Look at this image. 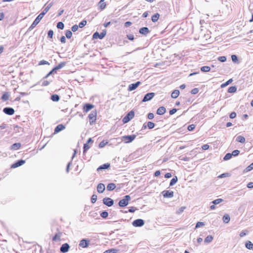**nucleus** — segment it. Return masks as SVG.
I'll use <instances>...</instances> for the list:
<instances>
[{
    "label": "nucleus",
    "mask_w": 253,
    "mask_h": 253,
    "mask_svg": "<svg viewBox=\"0 0 253 253\" xmlns=\"http://www.w3.org/2000/svg\"><path fill=\"white\" fill-rule=\"evenodd\" d=\"M52 5V3H50L44 9V10L37 17L36 19L33 22L31 26L29 28V30L31 31L34 29L40 22L42 19L43 18L44 15L48 11L51 7Z\"/></svg>",
    "instance_id": "obj_1"
},
{
    "label": "nucleus",
    "mask_w": 253,
    "mask_h": 253,
    "mask_svg": "<svg viewBox=\"0 0 253 253\" xmlns=\"http://www.w3.org/2000/svg\"><path fill=\"white\" fill-rule=\"evenodd\" d=\"M131 198L129 195H126L124 198L121 200L119 202V205L121 207H125L128 204V201H130Z\"/></svg>",
    "instance_id": "obj_2"
},
{
    "label": "nucleus",
    "mask_w": 253,
    "mask_h": 253,
    "mask_svg": "<svg viewBox=\"0 0 253 253\" xmlns=\"http://www.w3.org/2000/svg\"><path fill=\"white\" fill-rule=\"evenodd\" d=\"M134 116V112L133 111H130L123 119V122L124 124L127 123Z\"/></svg>",
    "instance_id": "obj_3"
},
{
    "label": "nucleus",
    "mask_w": 253,
    "mask_h": 253,
    "mask_svg": "<svg viewBox=\"0 0 253 253\" xmlns=\"http://www.w3.org/2000/svg\"><path fill=\"white\" fill-rule=\"evenodd\" d=\"M136 137V135L134 134L131 135H125L123 136L122 140L124 141L125 143H130Z\"/></svg>",
    "instance_id": "obj_4"
},
{
    "label": "nucleus",
    "mask_w": 253,
    "mask_h": 253,
    "mask_svg": "<svg viewBox=\"0 0 253 253\" xmlns=\"http://www.w3.org/2000/svg\"><path fill=\"white\" fill-rule=\"evenodd\" d=\"M106 31L105 30L103 31L100 34L98 32H96L93 35V39H102L106 35Z\"/></svg>",
    "instance_id": "obj_5"
},
{
    "label": "nucleus",
    "mask_w": 253,
    "mask_h": 253,
    "mask_svg": "<svg viewBox=\"0 0 253 253\" xmlns=\"http://www.w3.org/2000/svg\"><path fill=\"white\" fill-rule=\"evenodd\" d=\"M144 223V221L142 219H137L132 222V225L134 227H141Z\"/></svg>",
    "instance_id": "obj_6"
},
{
    "label": "nucleus",
    "mask_w": 253,
    "mask_h": 253,
    "mask_svg": "<svg viewBox=\"0 0 253 253\" xmlns=\"http://www.w3.org/2000/svg\"><path fill=\"white\" fill-rule=\"evenodd\" d=\"M96 115L97 113L96 111H92L88 115V118L89 119L90 124L91 125L95 121Z\"/></svg>",
    "instance_id": "obj_7"
},
{
    "label": "nucleus",
    "mask_w": 253,
    "mask_h": 253,
    "mask_svg": "<svg viewBox=\"0 0 253 253\" xmlns=\"http://www.w3.org/2000/svg\"><path fill=\"white\" fill-rule=\"evenodd\" d=\"M103 203L104 205L111 207L114 204V201L110 198H104L103 199Z\"/></svg>",
    "instance_id": "obj_8"
},
{
    "label": "nucleus",
    "mask_w": 253,
    "mask_h": 253,
    "mask_svg": "<svg viewBox=\"0 0 253 253\" xmlns=\"http://www.w3.org/2000/svg\"><path fill=\"white\" fill-rule=\"evenodd\" d=\"M155 96V93L154 92H150L146 94L145 95L142 101L143 102H146L152 99L153 97Z\"/></svg>",
    "instance_id": "obj_9"
},
{
    "label": "nucleus",
    "mask_w": 253,
    "mask_h": 253,
    "mask_svg": "<svg viewBox=\"0 0 253 253\" xmlns=\"http://www.w3.org/2000/svg\"><path fill=\"white\" fill-rule=\"evenodd\" d=\"M140 84L141 82L139 81L130 84L128 87V90L131 91L135 90Z\"/></svg>",
    "instance_id": "obj_10"
},
{
    "label": "nucleus",
    "mask_w": 253,
    "mask_h": 253,
    "mask_svg": "<svg viewBox=\"0 0 253 253\" xmlns=\"http://www.w3.org/2000/svg\"><path fill=\"white\" fill-rule=\"evenodd\" d=\"M69 249V245L67 243H65L61 246L60 249V251L62 253H66L68 252Z\"/></svg>",
    "instance_id": "obj_11"
},
{
    "label": "nucleus",
    "mask_w": 253,
    "mask_h": 253,
    "mask_svg": "<svg viewBox=\"0 0 253 253\" xmlns=\"http://www.w3.org/2000/svg\"><path fill=\"white\" fill-rule=\"evenodd\" d=\"M3 112L7 115H11L14 113L15 110L12 108L5 107L3 109Z\"/></svg>",
    "instance_id": "obj_12"
},
{
    "label": "nucleus",
    "mask_w": 253,
    "mask_h": 253,
    "mask_svg": "<svg viewBox=\"0 0 253 253\" xmlns=\"http://www.w3.org/2000/svg\"><path fill=\"white\" fill-rule=\"evenodd\" d=\"M89 241L86 239H82L79 243V246L83 248H87L89 245Z\"/></svg>",
    "instance_id": "obj_13"
},
{
    "label": "nucleus",
    "mask_w": 253,
    "mask_h": 253,
    "mask_svg": "<svg viewBox=\"0 0 253 253\" xmlns=\"http://www.w3.org/2000/svg\"><path fill=\"white\" fill-rule=\"evenodd\" d=\"M162 194L165 198H172L173 197V192L172 191H164Z\"/></svg>",
    "instance_id": "obj_14"
},
{
    "label": "nucleus",
    "mask_w": 253,
    "mask_h": 253,
    "mask_svg": "<svg viewBox=\"0 0 253 253\" xmlns=\"http://www.w3.org/2000/svg\"><path fill=\"white\" fill-rule=\"evenodd\" d=\"M105 189V185L103 183H99L97 186V192L99 193H102Z\"/></svg>",
    "instance_id": "obj_15"
},
{
    "label": "nucleus",
    "mask_w": 253,
    "mask_h": 253,
    "mask_svg": "<svg viewBox=\"0 0 253 253\" xmlns=\"http://www.w3.org/2000/svg\"><path fill=\"white\" fill-rule=\"evenodd\" d=\"M65 128V126L62 124L58 125L56 126L54 129V133H57L60 132V131L64 129Z\"/></svg>",
    "instance_id": "obj_16"
},
{
    "label": "nucleus",
    "mask_w": 253,
    "mask_h": 253,
    "mask_svg": "<svg viewBox=\"0 0 253 253\" xmlns=\"http://www.w3.org/2000/svg\"><path fill=\"white\" fill-rule=\"evenodd\" d=\"M149 32L150 30L147 27H143L139 29V33L144 35H147Z\"/></svg>",
    "instance_id": "obj_17"
},
{
    "label": "nucleus",
    "mask_w": 253,
    "mask_h": 253,
    "mask_svg": "<svg viewBox=\"0 0 253 253\" xmlns=\"http://www.w3.org/2000/svg\"><path fill=\"white\" fill-rule=\"evenodd\" d=\"M166 108L162 106V107H159L157 109V114L159 115H162L166 113Z\"/></svg>",
    "instance_id": "obj_18"
},
{
    "label": "nucleus",
    "mask_w": 253,
    "mask_h": 253,
    "mask_svg": "<svg viewBox=\"0 0 253 253\" xmlns=\"http://www.w3.org/2000/svg\"><path fill=\"white\" fill-rule=\"evenodd\" d=\"M94 106L90 104H86L84 107V112H87L93 108Z\"/></svg>",
    "instance_id": "obj_19"
},
{
    "label": "nucleus",
    "mask_w": 253,
    "mask_h": 253,
    "mask_svg": "<svg viewBox=\"0 0 253 253\" xmlns=\"http://www.w3.org/2000/svg\"><path fill=\"white\" fill-rule=\"evenodd\" d=\"M110 165L108 163L104 164L99 167L97 168V170L98 171H99L101 170L107 169L110 167Z\"/></svg>",
    "instance_id": "obj_20"
},
{
    "label": "nucleus",
    "mask_w": 253,
    "mask_h": 253,
    "mask_svg": "<svg viewBox=\"0 0 253 253\" xmlns=\"http://www.w3.org/2000/svg\"><path fill=\"white\" fill-rule=\"evenodd\" d=\"M116 185L115 184L113 183H111L108 184L107 186V189L108 191H112L116 188Z\"/></svg>",
    "instance_id": "obj_21"
},
{
    "label": "nucleus",
    "mask_w": 253,
    "mask_h": 253,
    "mask_svg": "<svg viewBox=\"0 0 253 253\" xmlns=\"http://www.w3.org/2000/svg\"><path fill=\"white\" fill-rule=\"evenodd\" d=\"M179 95V91L175 89L173 90L171 93V96L173 98H176Z\"/></svg>",
    "instance_id": "obj_22"
},
{
    "label": "nucleus",
    "mask_w": 253,
    "mask_h": 253,
    "mask_svg": "<svg viewBox=\"0 0 253 253\" xmlns=\"http://www.w3.org/2000/svg\"><path fill=\"white\" fill-rule=\"evenodd\" d=\"M222 219L224 223H228L230 221V218L228 214H226L223 215Z\"/></svg>",
    "instance_id": "obj_23"
},
{
    "label": "nucleus",
    "mask_w": 253,
    "mask_h": 253,
    "mask_svg": "<svg viewBox=\"0 0 253 253\" xmlns=\"http://www.w3.org/2000/svg\"><path fill=\"white\" fill-rule=\"evenodd\" d=\"M159 17H160V14L159 13H155L154 15H153L152 16V21L153 22H157L158 20Z\"/></svg>",
    "instance_id": "obj_24"
},
{
    "label": "nucleus",
    "mask_w": 253,
    "mask_h": 253,
    "mask_svg": "<svg viewBox=\"0 0 253 253\" xmlns=\"http://www.w3.org/2000/svg\"><path fill=\"white\" fill-rule=\"evenodd\" d=\"M213 239V238L211 235H209L205 238L204 242L206 243H210L212 242Z\"/></svg>",
    "instance_id": "obj_25"
},
{
    "label": "nucleus",
    "mask_w": 253,
    "mask_h": 253,
    "mask_svg": "<svg viewBox=\"0 0 253 253\" xmlns=\"http://www.w3.org/2000/svg\"><path fill=\"white\" fill-rule=\"evenodd\" d=\"M245 138L244 137L241 136V135H239L236 138V141L239 142H241V143H244L245 142Z\"/></svg>",
    "instance_id": "obj_26"
},
{
    "label": "nucleus",
    "mask_w": 253,
    "mask_h": 253,
    "mask_svg": "<svg viewBox=\"0 0 253 253\" xmlns=\"http://www.w3.org/2000/svg\"><path fill=\"white\" fill-rule=\"evenodd\" d=\"M245 246L249 250L253 249V244L251 241L247 242L246 243Z\"/></svg>",
    "instance_id": "obj_27"
},
{
    "label": "nucleus",
    "mask_w": 253,
    "mask_h": 253,
    "mask_svg": "<svg viewBox=\"0 0 253 253\" xmlns=\"http://www.w3.org/2000/svg\"><path fill=\"white\" fill-rule=\"evenodd\" d=\"M51 99L53 101H58L60 99V97L57 94H53L51 96Z\"/></svg>",
    "instance_id": "obj_28"
},
{
    "label": "nucleus",
    "mask_w": 253,
    "mask_h": 253,
    "mask_svg": "<svg viewBox=\"0 0 253 253\" xmlns=\"http://www.w3.org/2000/svg\"><path fill=\"white\" fill-rule=\"evenodd\" d=\"M237 91V87L235 86H232L229 87L228 92L229 93H234Z\"/></svg>",
    "instance_id": "obj_29"
},
{
    "label": "nucleus",
    "mask_w": 253,
    "mask_h": 253,
    "mask_svg": "<svg viewBox=\"0 0 253 253\" xmlns=\"http://www.w3.org/2000/svg\"><path fill=\"white\" fill-rule=\"evenodd\" d=\"M177 178L175 176L174 177H173L172 178V179L170 180V183H169V186H173V185H174L177 182Z\"/></svg>",
    "instance_id": "obj_30"
},
{
    "label": "nucleus",
    "mask_w": 253,
    "mask_h": 253,
    "mask_svg": "<svg viewBox=\"0 0 253 253\" xmlns=\"http://www.w3.org/2000/svg\"><path fill=\"white\" fill-rule=\"evenodd\" d=\"M119 250L115 249H111L105 251L103 253H117Z\"/></svg>",
    "instance_id": "obj_31"
},
{
    "label": "nucleus",
    "mask_w": 253,
    "mask_h": 253,
    "mask_svg": "<svg viewBox=\"0 0 253 253\" xmlns=\"http://www.w3.org/2000/svg\"><path fill=\"white\" fill-rule=\"evenodd\" d=\"M201 70L203 72H208L211 70V68L209 66H203L201 68Z\"/></svg>",
    "instance_id": "obj_32"
},
{
    "label": "nucleus",
    "mask_w": 253,
    "mask_h": 253,
    "mask_svg": "<svg viewBox=\"0 0 253 253\" xmlns=\"http://www.w3.org/2000/svg\"><path fill=\"white\" fill-rule=\"evenodd\" d=\"M65 65V63L64 62H61L57 66H56L55 68H54L56 71L61 69Z\"/></svg>",
    "instance_id": "obj_33"
},
{
    "label": "nucleus",
    "mask_w": 253,
    "mask_h": 253,
    "mask_svg": "<svg viewBox=\"0 0 253 253\" xmlns=\"http://www.w3.org/2000/svg\"><path fill=\"white\" fill-rule=\"evenodd\" d=\"M185 209H186V207H185V206L180 207L179 209H178L176 211V213L178 214L181 213L182 212H183V211L185 210Z\"/></svg>",
    "instance_id": "obj_34"
},
{
    "label": "nucleus",
    "mask_w": 253,
    "mask_h": 253,
    "mask_svg": "<svg viewBox=\"0 0 253 253\" xmlns=\"http://www.w3.org/2000/svg\"><path fill=\"white\" fill-rule=\"evenodd\" d=\"M233 80L232 79H229L228 81H227L226 83L222 84L221 85V87L223 88L225 87L226 86L230 84H231Z\"/></svg>",
    "instance_id": "obj_35"
},
{
    "label": "nucleus",
    "mask_w": 253,
    "mask_h": 253,
    "mask_svg": "<svg viewBox=\"0 0 253 253\" xmlns=\"http://www.w3.org/2000/svg\"><path fill=\"white\" fill-rule=\"evenodd\" d=\"M232 156L231 153H227L223 158L224 161H227L230 160L232 158Z\"/></svg>",
    "instance_id": "obj_36"
},
{
    "label": "nucleus",
    "mask_w": 253,
    "mask_h": 253,
    "mask_svg": "<svg viewBox=\"0 0 253 253\" xmlns=\"http://www.w3.org/2000/svg\"><path fill=\"white\" fill-rule=\"evenodd\" d=\"M90 146L87 143H85L84 146V151L83 153H85L87 150H88L90 148Z\"/></svg>",
    "instance_id": "obj_37"
},
{
    "label": "nucleus",
    "mask_w": 253,
    "mask_h": 253,
    "mask_svg": "<svg viewBox=\"0 0 253 253\" xmlns=\"http://www.w3.org/2000/svg\"><path fill=\"white\" fill-rule=\"evenodd\" d=\"M72 36V33L70 30H67L66 32V37L67 39H70Z\"/></svg>",
    "instance_id": "obj_38"
},
{
    "label": "nucleus",
    "mask_w": 253,
    "mask_h": 253,
    "mask_svg": "<svg viewBox=\"0 0 253 253\" xmlns=\"http://www.w3.org/2000/svg\"><path fill=\"white\" fill-rule=\"evenodd\" d=\"M57 27L60 29H63L64 27V24L62 22H59L57 24Z\"/></svg>",
    "instance_id": "obj_39"
},
{
    "label": "nucleus",
    "mask_w": 253,
    "mask_h": 253,
    "mask_svg": "<svg viewBox=\"0 0 253 253\" xmlns=\"http://www.w3.org/2000/svg\"><path fill=\"white\" fill-rule=\"evenodd\" d=\"M147 126L149 129H152L155 126V124L152 122H148Z\"/></svg>",
    "instance_id": "obj_40"
},
{
    "label": "nucleus",
    "mask_w": 253,
    "mask_h": 253,
    "mask_svg": "<svg viewBox=\"0 0 253 253\" xmlns=\"http://www.w3.org/2000/svg\"><path fill=\"white\" fill-rule=\"evenodd\" d=\"M8 97H9V95L8 93H4L2 96H1V99L3 100V101H6L7 100H8Z\"/></svg>",
    "instance_id": "obj_41"
},
{
    "label": "nucleus",
    "mask_w": 253,
    "mask_h": 253,
    "mask_svg": "<svg viewBox=\"0 0 253 253\" xmlns=\"http://www.w3.org/2000/svg\"><path fill=\"white\" fill-rule=\"evenodd\" d=\"M25 161L23 160H18L17 161V167H20L25 164Z\"/></svg>",
    "instance_id": "obj_42"
},
{
    "label": "nucleus",
    "mask_w": 253,
    "mask_h": 253,
    "mask_svg": "<svg viewBox=\"0 0 253 253\" xmlns=\"http://www.w3.org/2000/svg\"><path fill=\"white\" fill-rule=\"evenodd\" d=\"M97 196L95 194H93L91 198V201L92 203H94L96 202L97 200Z\"/></svg>",
    "instance_id": "obj_43"
},
{
    "label": "nucleus",
    "mask_w": 253,
    "mask_h": 253,
    "mask_svg": "<svg viewBox=\"0 0 253 253\" xmlns=\"http://www.w3.org/2000/svg\"><path fill=\"white\" fill-rule=\"evenodd\" d=\"M99 5L100 9L102 10L104 9L106 7V3L104 2H101V1H100L99 2Z\"/></svg>",
    "instance_id": "obj_44"
},
{
    "label": "nucleus",
    "mask_w": 253,
    "mask_h": 253,
    "mask_svg": "<svg viewBox=\"0 0 253 253\" xmlns=\"http://www.w3.org/2000/svg\"><path fill=\"white\" fill-rule=\"evenodd\" d=\"M222 201H223V200L222 199H217L213 200L212 202V203L214 205H217V204H218L220 203Z\"/></svg>",
    "instance_id": "obj_45"
},
{
    "label": "nucleus",
    "mask_w": 253,
    "mask_h": 253,
    "mask_svg": "<svg viewBox=\"0 0 253 253\" xmlns=\"http://www.w3.org/2000/svg\"><path fill=\"white\" fill-rule=\"evenodd\" d=\"M253 169V162L250 166H249L248 167H247L246 168L245 171L246 172H248L249 171H251Z\"/></svg>",
    "instance_id": "obj_46"
},
{
    "label": "nucleus",
    "mask_w": 253,
    "mask_h": 253,
    "mask_svg": "<svg viewBox=\"0 0 253 253\" xmlns=\"http://www.w3.org/2000/svg\"><path fill=\"white\" fill-rule=\"evenodd\" d=\"M86 23H87L86 21L84 20L82 21V22H81L79 23L78 26L80 28H83L86 24Z\"/></svg>",
    "instance_id": "obj_47"
},
{
    "label": "nucleus",
    "mask_w": 253,
    "mask_h": 253,
    "mask_svg": "<svg viewBox=\"0 0 253 253\" xmlns=\"http://www.w3.org/2000/svg\"><path fill=\"white\" fill-rule=\"evenodd\" d=\"M100 215L102 218H105L108 216V213L106 211H104L101 213Z\"/></svg>",
    "instance_id": "obj_48"
},
{
    "label": "nucleus",
    "mask_w": 253,
    "mask_h": 253,
    "mask_svg": "<svg viewBox=\"0 0 253 253\" xmlns=\"http://www.w3.org/2000/svg\"><path fill=\"white\" fill-rule=\"evenodd\" d=\"M56 73V71L55 70V69L54 68H53L51 71H50L46 75V76L44 77V78H47L48 77V76H49L50 75L52 74H54V73Z\"/></svg>",
    "instance_id": "obj_49"
},
{
    "label": "nucleus",
    "mask_w": 253,
    "mask_h": 253,
    "mask_svg": "<svg viewBox=\"0 0 253 253\" xmlns=\"http://www.w3.org/2000/svg\"><path fill=\"white\" fill-rule=\"evenodd\" d=\"M240 153V151L238 150H234L232 153H231V155L232 156L236 157L238 156Z\"/></svg>",
    "instance_id": "obj_50"
},
{
    "label": "nucleus",
    "mask_w": 253,
    "mask_h": 253,
    "mask_svg": "<svg viewBox=\"0 0 253 253\" xmlns=\"http://www.w3.org/2000/svg\"><path fill=\"white\" fill-rule=\"evenodd\" d=\"M218 60L221 62H225L226 60V57L224 56H220L218 58Z\"/></svg>",
    "instance_id": "obj_51"
},
{
    "label": "nucleus",
    "mask_w": 253,
    "mask_h": 253,
    "mask_svg": "<svg viewBox=\"0 0 253 253\" xmlns=\"http://www.w3.org/2000/svg\"><path fill=\"white\" fill-rule=\"evenodd\" d=\"M205 224L204 223V222H198L196 223L195 228H199V227H200L201 226H205Z\"/></svg>",
    "instance_id": "obj_52"
},
{
    "label": "nucleus",
    "mask_w": 253,
    "mask_h": 253,
    "mask_svg": "<svg viewBox=\"0 0 253 253\" xmlns=\"http://www.w3.org/2000/svg\"><path fill=\"white\" fill-rule=\"evenodd\" d=\"M49 63L45 61V60H41V61H40V62L39 63V65H49Z\"/></svg>",
    "instance_id": "obj_53"
},
{
    "label": "nucleus",
    "mask_w": 253,
    "mask_h": 253,
    "mask_svg": "<svg viewBox=\"0 0 253 253\" xmlns=\"http://www.w3.org/2000/svg\"><path fill=\"white\" fill-rule=\"evenodd\" d=\"M199 92V89L198 88H194L191 91V93L192 94H196Z\"/></svg>",
    "instance_id": "obj_54"
},
{
    "label": "nucleus",
    "mask_w": 253,
    "mask_h": 253,
    "mask_svg": "<svg viewBox=\"0 0 253 253\" xmlns=\"http://www.w3.org/2000/svg\"><path fill=\"white\" fill-rule=\"evenodd\" d=\"M60 239V235L56 234L52 238V240L56 241L57 240H59Z\"/></svg>",
    "instance_id": "obj_55"
},
{
    "label": "nucleus",
    "mask_w": 253,
    "mask_h": 253,
    "mask_svg": "<svg viewBox=\"0 0 253 253\" xmlns=\"http://www.w3.org/2000/svg\"><path fill=\"white\" fill-rule=\"evenodd\" d=\"M79 26L77 25H74L72 27V31L74 32L77 31L78 30Z\"/></svg>",
    "instance_id": "obj_56"
},
{
    "label": "nucleus",
    "mask_w": 253,
    "mask_h": 253,
    "mask_svg": "<svg viewBox=\"0 0 253 253\" xmlns=\"http://www.w3.org/2000/svg\"><path fill=\"white\" fill-rule=\"evenodd\" d=\"M195 128V125H190L189 126H188V127H187V129L189 131H192L193 130L194 128Z\"/></svg>",
    "instance_id": "obj_57"
},
{
    "label": "nucleus",
    "mask_w": 253,
    "mask_h": 253,
    "mask_svg": "<svg viewBox=\"0 0 253 253\" xmlns=\"http://www.w3.org/2000/svg\"><path fill=\"white\" fill-rule=\"evenodd\" d=\"M231 59L233 62H236L238 61V57L236 55H232Z\"/></svg>",
    "instance_id": "obj_58"
},
{
    "label": "nucleus",
    "mask_w": 253,
    "mask_h": 253,
    "mask_svg": "<svg viewBox=\"0 0 253 253\" xmlns=\"http://www.w3.org/2000/svg\"><path fill=\"white\" fill-rule=\"evenodd\" d=\"M53 35V31L51 30H49L48 32V37L49 38H52Z\"/></svg>",
    "instance_id": "obj_59"
},
{
    "label": "nucleus",
    "mask_w": 253,
    "mask_h": 253,
    "mask_svg": "<svg viewBox=\"0 0 253 253\" xmlns=\"http://www.w3.org/2000/svg\"><path fill=\"white\" fill-rule=\"evenodd\" d=\"M229 117L231 119H234L236 117V113L234 112H232L230 115Z\"/></svg>",
    "instance_id": "obj_60"
},
{
    "label": "nucleus",
    "mask_w": 253,
    "mask_h": 253,
    "mask_svg": "<svg viewBox=\"0 0 253 253\" xmlns=\"http://www.w3.org/2000/svg\"><path fill=\"white\" fill-rule=\"evenodd\" d=\"M148 119L149 120H151L152 119L154 118V115L153 113H149L148 114V116H147Z\"/></svg>",
    "instance_id": "obj_61"
},
{
    "label": "nucleus",
    "mask_w": 253,
    "mask_h": 253,
    "mask_svg": "<svg viewBox=\"0 0 253 253\" xmlns=\"http://www.w3.org/2000/svg\"><path fill=\"white\" fill-rule=\"evenodd\" d=\"M49 81H43L42 83V85L43 86H47L49 84Z\"/></svg>",
    "instance_id": "obj_62"
},
{
    "label": "nucleus",
    "mask_w": 253,
    "mask_h": 253,
    "mask_svg": "<svg viewBox=\"0 0 253 253\" xmlns=\"http://www.w3.org/2000/svg\"><path fill=\"white\" fill-rule=\"evenodd\" d=\"M177 111V109H175V108H173L172 109H171V110L169 111V114L170 115H173L175 113H176Z\"/></svg>",
    "instance_id": "obj_63"
},
{
    "label": "nucleus",
    "mask_w": 253,
    "mask_h": 253,
    "mask_svg": "<svg viewBox=\"0 0 253 253\" xmlns=\"http://www.w3.org/2000/svg\"><path fill=\"white\" fill-rule=\"evenodd\" d=\"M247 187L249 188H253V182H249L247 184Z\"/></svg>",
    "instance_id": "obj_64"
}]
</instances>
